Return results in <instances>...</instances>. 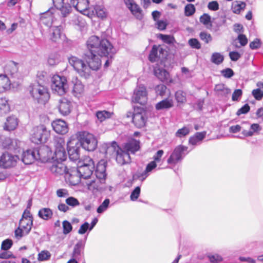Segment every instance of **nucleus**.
<instances>
[{
	"mask_svg": "<svg viewBox=\"0 0 263 263\" xmlns=\"http://www.w3.org/2000/svg\"><path fill=\"white\" fill-rule=\"evenodd\" d=\"M62 27L61 25L52 26L49 29L50 39L53 42H59L62 37Z\"/></svg>",
	"mask_w": 263,
	"mask_h": 263,
	"instance_id": "19",
	"label": "nucleus"
},
{
	"mask_svg": "<svg viewBox=\"0 0 263 263\" xmlns=\"http://www.w3.org/2000/svg\"><path fill=\"white\" fill-rule=\"evenodd\" d=\"M10 110V106L8 100L5 98H0V116L8 113Z\"/></svg>",
	"mask_w": 263,
	"mask_h": 263,
	"instance_id": "40",
	"label": "nucleus"
},
{
	"mask_svg": "<svg viewBox=\"0 0 263 263\" xmlns=\"http://www.w3.org/2000/svg\"><path fill=\"white\" fill-rule=\"evenodd\" d=\"M63 233L65 235H66V234L69 233L71 231L72 227L71 223L69 221H68L67 220H64L63 222Z\"/></svg>",
	"mask_w": 263,
	"mask_h": 263,
	"instance_id": "60",
	"label": "nucleus"
},
{
	"mask_svg": "<svg viewBox=\"0 0 263 263\" xmlns=\"http://www.w3.org/2000/svg\"><path fill=\"white\" fill-rule=\"evenodd\" d=\"M207 257L211 263H220L223 261V257L217 253L209 254Z\"/></svg>",
	"mask_w": 263,
	"mask_h": 263,
	"instance_id": "46",
	"label": "nucleus"
},
{
	"mask_svg": "<svg viewBox=\"0 0 263 263\" xmlns=\"http://www.w3.org/2000/svg\"><path fill=\"white\" fill-rule=\"evenodd\" d=\"M71 109V103L66 98H62L59 101V110L63 116H67Z\"/></svg>",
	"mask_w": 263,
	"mask_h": 263,
	"instance_id": "22",
	"label": "nucleus"
},
{
	"mask_svg": "<svg viewBox=\"0 0 263 263\" xmlns=\"http://www.w3.org/2000/svg\"><path fill=\"white\" fill-rule=\"evenodd\" d=\"M38 215L41 218L47 220L51 218L53 212L50 209L44 208L39 210Z\"/></svg>",
	"mask_w": 263,
	"mask_h": 263,
	"instance_id": "37",
	"label": "nucleus"
},
{
	"mask_svg": "<svg viewBox=\"0 0 263 263\" xmlns=\"http://www.w3.org/2000/svg\"><path fill=\"white\" fill-rule=\"evenodd\" d=\"M190 132V128L187 127H183L179 129L175 133V136L177 138H181L189 135Z\"/></svg>",
	"mask_w": 263,
	"mask_h": 263,
	"instance_id": "47",
	"label": "nucleus"
},
{
	"mask_svg": "<svg viewBox=\"0 0 263 263\" xmlns=\"http://www.w3.org/2000/svg\"><path fill=\"white\" fill-rule=\"evenodd\" d=\"M60 61V55L57 53H51L48 59V63L51 66L57 65Z\"/></svg>",
	"mask_w": 263,
	"mask_h": 263,
	"instance_id": "45",
	"label": "nucleus"
},
{
	"mask_svg": "<svg viewBox=\"0 0 263 263\" xmlns=\"http://www.w3.org/2000/svg\"><path fill=\"white\" fill-rule=\"evenodd\" d=\"M221 73L226 78H231L234 75L233 70L230 68H227L222 70Z\"/></svg>",
	"mask_w": 263,
	"mask_h": 263,
	"instance_id": "62",
	"label": "nucleus"
},
{
	"mask_svg": "<svg viewBox=\"0 0 263 263\" xmlns=\"http://www.w3.org/2000/svg\"><path fill=\"white\" fill-rule=\"evenodd\" d=\"M196 11L195 7L192 4H187L184 8V14L186 16H192Z\"/></svg>",
	"mask_w": 263,
	"mask_h": 263,
	"instance_id": "48",
	"label": "nucleus"
},
{
	"mask_svg": "<svg viewBox=\"0 0 263 263\" xmlns=\"http://www.w3.org/2000/svg\"><path fill=\"white\" fill-rule=\"evenodd\" d=\"M21 142L17 139H13L10 145L8 147L7 146V149L13 151L16 155L17 153H19L21 151L20 148Z\"/></svg>",
	"mask_w": 263,
	"mask_h": 263,
	"instance_id": "42",
	"label": "nucleus"
},
{
	"mask_svg": "<svg viewBox=\"0 0 263 263\" xmlns=\"http://www.w3.org/2000/svg\"><path fill=\"white\" fill-rule=\"evenodd\" d=\"M199 37L206 44H208L212 41L211 35L206 32H201L199 34Z\"/></svg>",
	"mask_w": 263,
	"mask_h": 263,
	"instance_id": "55",
	"label": "nucleus"
},
{
	"mask_svg": "<svg viewBox=\"0 0 263 263\" xmlns=\"http://www.w3.org/2000/svg\"><path fill=\"white\" fill-rule=\"evenodd\" d=\"M6 70L8 73L11 75L12 77H15L17 75L18 64L17 63L11 61L6 67Z\"/></svg>",
	"mask_w": 263,
	"mask_h": 263,
	"instance_id": "36",
	"label": "nucleus"
},
{
	"mask_svg": "<svg viewBox=\"0 0 263 263\" xmlns=\"http://www.w3.org/2000/svg\"><path fill=\"white\" fill-rule=\"evenodd\" d=\"M50 170L52 173L55 175H62L64 174L67 175L68 174L67 167L60 161H57L56 163H54L50 167Z\"/></svg>",
	"mask_w": 263,
	"mask_h": 263,
	"instance_id": "20",
	"label": "nucleus"
},
{
	"mask_svg": "<svg viewBox=\"0 0 263 263\" xmlns=\"http://www.w3.org/2000/svg\"><path fill=\"white\" fill-rule=\"evenodd\" d=\"M51 87L54 93L60 96L64 95L68 88L66 78L59 75L53 76L51 79Z\"/></svg>",
	"mask_w": 263,
	"mask_h": 263,
	"instance_id": "6",
	"label": "nucleus"
},
{
	"mask_svg": "<svg viewBox=\"0 0 263 263\" xmlns=\"http://www.w3.org/2000/svg\"><path fill=\"white\" fill-rule=\"evenodd\" d=\"M69 4L72 6L78 11L88 16H91L94 12L90 13L91 7H88V0H70Z\"/></svg>",
	"mask_w": 263,
	"mask_h": 263,
	"instance_id": "12",
	"label": "nucleus"
},
{
	"mask_svg": "<svg viewBox=\"0 0 263 263\" xmlns=\"http://www.w3.org/2000/svg\"><path fill=\"white\" fill-rule=\"evenodd\" d=\"M19 158L17 155H12L9 152L3 153L0 157V167L8 168L15 166Z\"/></svg>",
	"mask_w": 263,
	"mask_h": 263,
	"instance_id": "10",
	"label": "nucleus"
},
{
	"mask_svg": "<svg viewBox=\"0 0 263 263\" xmlns=\"http://www.w3.org/2000/svg\"><path fill=\"white\" fill-rule=\"evenodd\" d=\"M157 48L155 46H154L149 54V60L152 62H154L156 61L157 58Z\"/></svg>",
	"mask_w": 263,
	"mask_h": 263,
	"instance_id": "57",
	"label": "nucleus"
},
{
	"mask_svg": "<svg viewBox=\"0 0 263 263\" xmlns=\"http://www.w3.org/2000/svg\"><path fill=\"white\" fill-rule=\"evenodd\" d=\"M82 179L83 178L79 175V173L77 169L72 170L69 174V177H68L69 183L72 185L78 184L81 182Z\"/></svg>",
	"mask_w": 263,
	"mask_h": 263,
	"instance_id": "28",
	"label": "nucleus"
},
{
	"mask_svg": "<svg viewBox=\"0 0 263 263\" xmlns=\"http://www.w3.org/2000/svg\"><path fill=\"white\" fill-rule=\"evenodd\" d=\"M66 158L67 154L65 148L55 149L54 156L53 157V159H54V161L62 162L65 161Z\"/></svg>",
	"mask_w": 263,
	"mask_h": 263,
	"instance_id": "34",
	"label": "nucleus"
},
{
	"mask_svg": "<svg viewBox=\"0 0 263 263\" xmlns=\"http://www.w3.org/2000/svg\"><path fill=\"white\" fill-rule=\"evenodd\" d=\"M50 135V131L44 125L35 127L32 130L31 140L33 143L39 144L47 141Z\"/></svg>",
	"mask_w": 263,
	"mask_h": 263,
	"instance_id": "5",
	"label": "nucleus"
},
{
	"mask_svg": "<svg viewBox=\"0 0 263 263\" xmlns=\"http://www.w3.org/2000/svg\"><path fill=\"white\" fill-rule=\"evenodd\" d=\"M42 151V148H34L24 152L22 158V161L25 164H30L33 163L34 160H42L45 158L41 154Z\"/></svg>",
	"mask_w": 263,
	"mask_h": 263,
	"instance_id": "9",
	"label": "nucleus"
},
{
	"mask_svg": "<svg viewBox=\"0 0 263 263\" xmlns=\"http://www.w3.org/2000/svg\"><path fill=\"white\" fill-rule=\"evenodd\" d=\"M224 60V57L219 52H214L212 54L211 58V61L216 65H219L222 63Z\"/></svg>",
	"mask_w": 263,
	"mask_h": 263,
	"instance_id": "44",
	"label": "nucleus"
},
{
	"mask_svg": "<svg viewBox=\"0 0 263 263\" xmlns=\"http://www.w3.org/2000/svg\"><path fill=\"white\" fill-rule=\"evenodd\" d=\"M80 146L79 142H77L74 146H69L68 148V154L70 160L76 161L80 158Z\"/></svg>",
	"mask_w": 263,
	"mask_h": 263,
	"instance_id": "24",
	"label": "nucleus"
},
{
	"mask_svg": "<svg viewBox=\"0 0 263 263\" xmlns=\"http://www.w3.org/2000/svg\"><path fill=\"white\" fill-rule=\"evenodd\" d=\"M109 203V199L108 198L105 199L104 200V201L102 203V204L98 208L97 212L99 214L102 213L104 212H105L108 208Z\"/></svg>",
	"mask_w": 263,
	"mask_h": 263,
	"instance_id": "52",
	"label": "nucleus"
},
{
	"mask_svg": "<svg viewBox=\"0 0 263 263\" xmlns=\"http://www.w3.org/2000/svg\"><path fill=\"white\" fill-rule=\"evenodd\" d=\"M87 50L84 53V58L91 68L98 70L101 65L100 57H112L114 48L106 39H100L96 35L91 36L86 42Z\"/></svg>",
	"mask_w": 263,
	"mask_h": 263,
	"instance_id": "1",
	"label": "nucleus"
},
{
	"mask_svg": "<svg viewBox=\"0 0 263 263\" xmlns=\"http://www.w3.org/2000/svg\"><path fill=\"white\" fill-rule=\"evenodd\" d=\"M125 148L128 153L130 152L134 154L140 148L139 141L132 139L125 144Z\"/></svg>",
	"mask_w": 263,
	"mask_h": 263,
	"instance_id": "31",
	"label": "nucleus"
},
{
	"mask_svg": "<svg viewBox=\"0 0 263 263\" xmlns=\"http://www.w3.org/2000/svg\"><path fill=\"white\" fill-rule=\"evenodd\" d=\"M187 147L182 145L176 146L167 160L168 164L175 166L178 162L181 161L186 155Z\"/></svg>",
	"mask_w": 263,
	"mask_h": 263,
	"instance_id": "8",
	"label": "nucleus"
},
{
	"mask_svg": "<svg viewBox=\"0 0 263 263\" xmlns=\"http://www.w3.org/2000/svg\"><path fill=\"white\" fill-rule=\"evenodd\" d=\"M93 11L94 12L91 16H89L90 17L92 16L96 15L97 17L102 19L106 16V12L104 6H103L96 5L93 7L91 8L90 13H92V12Z\"/></svg>",
	"mask_w": 263,
	"mask_h": 263,
	"instance_id": "27",
	"label": "nucleus"
},
{
	"mask_svg": "<svg viewBox=\"0 0 263 263\" xmlns=\"http://www.w3.org/2000/svg\"><path fill=\"white\" fill-rule=\"evenodd\" d=\"M132 102L145 104L147 100V93L146 87L143 85H139L135 88L132 96Z\"/></svg>",
	"mask_w": 263,
	"mask_h": 263,
	"instance_id": "11",
	"label": "nucleus"
},
{
	"mask_svg": "<svg viewBox=\"0 0 263 263\" xmlns=\"http://www.w3.org/2000/svg\"><path fill=\"white\" fill-rule=\"evenodd\" d=\"M51 257L50 253L47 250H43L38 254V260L39 261L47 260Z\"/></svg>",
	"mask_w": 263,
	"mask_h": 263,
	"instance_id": "53",
	"label": "nucleus"
},
{
	"mask_svg": "<svg viewBox=\"0 0 263 263\" xmlns=\"http://www.w3.org/2000/svg\"><path fill=\"white\" fill-rule=\"evenodd\" d=\"M33 224L32 220L21 219L19 222V227L25 230L24 233L28 234L30 232Z\"/></svg>",
	"mask_w": 263,
	"mask_h": 263,
	"instance_id": "38",
	"label": "nucleus"
},
{
	"mask_svg": "<svg viewBox=\"0 0 263 263\" xmlns=\"http://www.w3.org/2000/svg\"><path fill=\"white\" fill-rule=\"evenodd\" d=\"M127 117H132L133 123L135 126L138 128L144 127L147 121L146 113L142 110H140V111L135 110L134 113L128 112Z\"/></svg>",
	"mask_w": 263,
	"mask_h": 263,
	"instance_id": "13",
	"label": "nucleus"
},
{
	"mask_svg": "<svg viewBox=\"0 0 263 263\" xmlns=\"http://www.w3.org/2000/svg\"><path fill=\"white\" fill-rule=\"evenodd\" d=\"M174 106V102L172 99L166 98L157 103L155 105L157 110L168 109Z\"/></svg>",
	"mask_w": 263,
	"mask_h": 263,
	"instance_id": "26",
	"label": "nucleus"
},
{
	"mask_svg": "<svg viewBox=\"0 0 263 263\" xmlns=\"http://www.w3.org/2000/svg\"><path fill=\"white\" fill-rule=\"evenodd\" d=\"M249 125V123L248 122H243L241 125H236L234 126H232L230 127V132L232 133H237L239 132H240L241 130L242 131L243 129H245L244 125Z\"/></svg>",
	"mask_w": 263,
	"mask_h": 263,
	"instance_id": "54",
	"label": "nucleus"
},
{
	"mask_svg": "<svg viewBox=\"0 0 263 263\" xmlns=\"http://www.w3.org/2000/svg\"><path fill=\"white\" fill-rule=\"evenodd\" d=\"M10 85L9 78L5 74H0V93L9 90Z\"/></svg>",
	"mask_w": 263,
	"mask_h": 263,
	"instance_id": "29",
	"label": "nucleus"
},
{
	"mask_svg": "<svg viewBox=\"0 0 263 263\" xmlns=\"http://www.w3.org/2000/svg\"><path fill=\"white\" fill-rule=\"evenodd\" d=\"M78 139L80 146L88 151H93L97 147L98 140L92 134L86 131L80 132L78 133Z\"/></svg>",
	"mask_w": 263,
	"mask_h": 263,
	"instance_id": "2",
	"label": "nucleus"
},
{
	"mask_svg": "<svg viewBox=\"0 0 263 263\" xmlns=\"http://www.w3.org/2000/svg\"><path fill=\"white\" fill-rule=\"evenodd\" d=\"M252 95L258 101L261 100L263 98V91L259 88L253 90Z\"/></svg>",
	"mask_w": 263,
	"mask_h": 263,
	"instance_id": "58",
	"label": "nucleus"
},
{
	"mask_svg": "<svg viewBox=\"0 0 263 263\" xmlns=\"http://www.w3.org/2000/svg\"><path fill=\"white\" fill-rule=\"evenodd\" d=\"M188 44L193 49H199L201 47L200 43L195 38L190 39L188 41Z\"/></svg>",
	"mask_w": 263,
	"mask_h": 263,
	"instance_id": "56",
	"label": "nucleus"
},
{
	"mask_svg": "<svg viewBox=\"0 0 263 263\" xmlns=\"http://www.w3.org/2000/svg\"><path fill=\"white\" fill-rule=\"evenodd\" d=\"M205 132L196 133L194 136L190 138L189 143L192 145H196L205 138Z\"/></svg>",
	"mask_w": 263,
	"mask_h": 263,
	"instance_id": "39",
	"label": "nucleus"
},
{
	"mask_svg": "<svg viewBox=\"0 0 263 263\" xmlns=\"http://www.w3.org/2000/svg\"><path fill=\"white\" fill-rule=\"evenodd\" d=\"M94 168L95 163L93 160L88 157L84 159L83 164L79 166L77 170L83 179H87L92 175Z\"/></svg>",
	"mask_w": 263,
	"mask_h": 263,
	"instance_id": "7",
	"label": "nucleus"
},
{
	"mask_svg": "<svg viewBox=\"0 0 263 263\" xmlns=\"http://www.w3.org/2000/svg\"><path fill=\"white\" fill-rule=\"evenodd\" d=\"M214 90L218 95L223 96H227L231 92V90L222 84L216 85Z\"/></svg>",
	"mask_w": 263,
	"mask_h": 263,
	"instance_id": "41",
	"label": "nucleus"
},
{
	"mask_svg": "<svg viewBox=\"0 0 263 263\" xmlns=\"http://www.w3.org/2000/svg\"><path fill=\"white\" fill-rule=\"evenodd\" d=\"M68 61L71 66L77 71L81 76L87 78L89 76L91 69L95 70L91 68L89 64L86 65L83 60L75 56H71L68 58Z\"/></svg>",
	"mask_w": 263,
	"mask_h": 263,
	"instance_id": "4",
	"label": "nucleus"
},
{
	"mask_svg": "<svg viewBox=\"0 0 263 263\" xmlns=\"http://www.w3.org/2000/svg\"><path fill=\"white\" fill-rule=\"evenodd\" d=\"M106 162L104 160H101L97 165L95 174L100 180H104L106 177Z\"/></svg>",
	"mask_w": 263,
	"mask_h": 263,
	"instance_id": "21",
	"label": "nucleus"
},
{
	"mask_svg": "<svg viewBox=\"0 0 263 263\" xmlns=\"http://www.w3.org/2000/svg\"><path fill=\"white\" fill-rule=\"evenodd\" d=\"M157 165L155 162L151 161L147 164L145 170L142 173H137L134 175V177L143 181L157 167Z\"/></svg>",
	"mask_w": 263,
	"mask_h": 263,
	"instance_id": "17",
	"label": "nucleus"
},
{
	"mask_svg": "<svg viewBox=\"0 0 263 263\" xmlns=\"http://www.w3.org/2000/svg\"><path fill=\"white\" fill-rule=\"evenodd\" d=\"M65 0H52L54 7L60 12L62 17H66L71 11V6L69 4L65 3Z\"/></svg>",
	"mask_w": 263,
	"mask_h": 263,
	"instance_id": "15",
	"label": "nucleus"
},
{
	"mask_svg": "<svg viewBox=\"0 0 263 263\" xmlns=\"http://www.w3.org/2000/svg\"><path fill=\"white\" fill-rule=\"evenodd\" d=\"M30 93L37 103L44 104L50 98L47 88L39 83H34L29 88Z\"/></svg>",
	"mask_w": 263,
	"mask_h": 263,
	"instance_id": "3",
	"label": "nucleus"
},
{
	"mask_svg": "<svg viewBox=\"0 0 263 263\" xmlns=\"http://www.w3.org/2000/svg\"><path fill=\"white\" fill-rule=\"evenodd\" d=\"M116 161L120 165L129 163L130 162V157L129 153L122 149L117 151Z\"/></svg>",
	"mask_w": 263,
	"mask_h": 263,
	"instance_id": "23",
	"label": "nucleus"
},
{
	"mask_svg": "<svg viewBox=\"0 0 263 263\" xmlns=\"http://www.w3.org/2000/svg\"><path fill=\"white\" fill-rule=\"evenodd\" d=\"M55 149H64L65 142L64 138L57 137L54 139Z\"/></svg>",
	"mask_w": 263,
	"mask_h": 263,
	"instance_id": "49",
	"label": "nucleus"
},
{
	"mask_svg": "<svg viewBox=\"0 0 263 263\" xmlns=\"http://www.w3.org/2000/svg\"><path fill=\"white\" fill-rule=\"evenodd\" d=\"M140 191H141V190H140V186H137L132 192L131 194H130V200H132V201H135L136 200L139 195H140Z\"/></svg>",
	"mask_w": 263,
	"mask_h": 263,
	"instance_id": "61",
	"label": "nucleus"
},
{
	"mask_svg": "<svg viewBox=\"0 0 263 263\" xmlns=\"http://www.w3.org/2000/svg\"><path fill=\"white\" fill-rule=\"evenodd\" d=\"M51 125L54 131L58 134L64 135L68 131V125L63 120H55L52 122Z\"/></svg>",
	"mask_w": 263,
	"mask_h": 263,
	"instance_id": "16",
	"label": "nucleus"
},
{
	"mask_svg": "<svg viewBox=\"0 0 263 263\" xmlns=\"http://www.w3.org/2000/svg\"><path fill=\"white\" fill-rule=\"evenodd\" d=\"M155 75L162 82H167L170 79L169 73L163 68H155L154 70Z\"/></svg>",
	"mask_w": 263,
	"mask_h": 263,
	"instance_id": "30",
	"label": "nucleus"
},
{
	"mask_svg": "<svg viewBox=\"0 0 263 263\" xmlns=\"http://www.w3.org/2000/svg\"><path fill=\"white\" fill-rule=\"evenodd\" d=\"M84 247L85 241L82 240L79 241L74 247L72 253L73 257L76 258L79 257L83 252Z\"/></svg>",
	"mask_w": 263,
	"mask_h": 263,
	"instance_id": "35",
	"label": "nucleus"
},
{
	"mask_svg": "<svg viewBox=\"0 0 263 263\" xmlns=\"http://www.w3.org/2000/svg\"><path fill=\"white\" fill-rule=\"evenodd\" d=\"M83 85L81 83V82L76 79V82L73 84V91L74 93L76 94H80L83 91Z\"/></svg>",
	"mask_w": 263,
	"mask_h": 263,
	"instance_id": "51",
	"label": "nucleus"
},
{
	"mask_svg": "<svg viewBox=\"0 0 263 263\" xmlns=\"http://www.w3.org/2000/svg\"><path fill=\"white\" fill-rule=\"evenodd\" d=\"M66 203L69 206L73 207L78 206L80 204L78 200L73 197H70L66 199Z\"/></svg>",
	"mask_w": 263,
	"mask_h": 263,
	"instance_id": "64",
	"label": "nucleus"
},
{
	"mask_svg": "<svg viewBox=\"0 0 263 263\" xmlns=\"http://www.w3.org/2000/svg\"><path fill=\"white\" fill-rule=\"evenodd\" d=\"M54 9L50 8L47 11L40 14V22L48 27L52 26Z\"/></svg>",
	"mask_w": 263,
	"mask_h": 263,
	"instance_id": "18",
	"label": "nucleus"
},
{
	"mask_svg": "<svg viewBox=\"0 0 263 263\" xmlns=\"http://www.w3.org/2000/svg\"><path fill=\"white\" fill-rule=\"evenodd\" d=\"M175 97L177 102L183 103L186 100L185 93L181 90H178L175 93Z\"/></svg>",
	"mask_w": 263,
	"mask_h": 263,
	"instance_id": "59",
	"label": "nucleus"
},
{
	"mask_svg": "<svg viewBox=\"0 0 263 263\" xmlns=\"http://www.w3.org/2000/svg\"><path fill=\"white\" fill-rule=\"evenodd\" d=\"M123 2L131 13L137 19L141 20L143 18L142 10L134 0H123Z\"/></svg>",
	"mask_w": 263,
	"mask_h": 263,
	"instance_id": "14",
	"label": "nucleus"
},
{
	"mask_svg": "<svg viewBox=\"0 0 263 263\" xmlns=\"http://www.w3.org/2000/svg\"><path fill=\"white\" fill-rule=\"evenodd\" d=\"M160 39H161L164 43L171 44L174 43V41H175L174 38L168 35H164L160 34L159 35Z\"/></svg>",
	"mask_w": 263,
	"mask_h": 263,
	"instance_id": "63",
	"label": "nucleus"
},
{
	"mask_svg": "<svg viewBox=\"0 0 263 263\" xmlns=\"http://www.w3.org/2000/svg\"><path fill=\"white\" fill-rule=\"evenodd\" d=\"M246 7V4L245 2L236 1L232 3L231 9L233 13L238 14L245 10Z\"/></svg>",
	"mask_w": 263,
	"mask_h": 263,
	"instance_id": "33",
	"label": "nucleus"
},
{
	"mask_svg": "<svg viewBox=\"0 0 263 263\" xmlns=\"http://www.w3.org/2000/svg\"><path fill=\"white\" fill-rule=\"evenodd\" d=\"M249 130L243 129L242 134L245 137H251L253 135H258L261 130V127L256 123H253L249 125Z\"/></svg>",
	"mask_w": 263,
	"mask_h": 263,
	"instance_id": "25",
	"label": "nucleus"
},
{
	"mask_svg": "<svg viewBox=\"0 0 263 263\" xmlns=\"http://www.w3.org/2000/svg\"><path fill=\"white\" fill-rule=\"evenodd\" d=\"M18 124L16 118L14 116L9 117L5 123L4 129L7 130H13L17 127Z\"/></svg>",
	"mask_w": 263,
	"mask_h": 263,
	"instance_id": "32",
	"label": "nucleus"
},
{
	"mask_svg": "<svg viewBox=\"0 0 263 263\" xmlns=\"http://www.w3.org/2000/svg\"><path fill=\"white\" fill-rule=\"evenodd\" d=\"M116 146L117 143L113 142L111 144H105L104 148L105 149V154L106 155L109 154L110 155L115 154L116 155Z\"/></svg>",
	"mask_w": 263,
	"mask_h": 263,
	"instance_id": "43",
	"label": "nucleus"
},
{
	"mask_svg": "<svg viewBox=\"0 0 263 263\" xmlns=\"http://www.w3.org/2000/svg\"><path fill=\"white\" fill-rule=\"evenodd\" d=\"M110 113L105 110L99 111L96 113V116L101 122L110 117Z\"/></svg>",
	"mask_w": 263,
	"mask_h": 263,
	"instance_id": "50",
	"label": "nucleus"
}]
</instances>
